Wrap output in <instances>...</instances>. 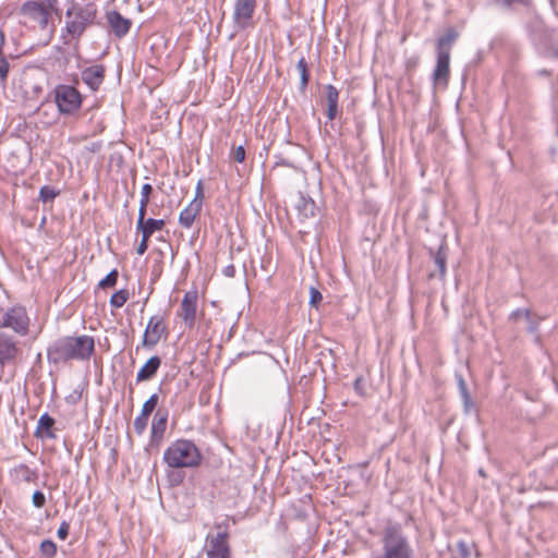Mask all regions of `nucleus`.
<instances>
[{"mask_svg": "<svg viewBox=\"0 0 558 558\" xmlns=\"http://www.w3.org/2000/svg\"><path fill=\"white\" fill-rule=\"evenodd\" d=\"M58 194H59V192L56 191L53 187H51L49 185H45L39 191V198L44 203H47V202L53 201Z\"/></svg>", "mask_w": 558, "mask_h": 558, "instance_id": "nucleus-29", "label": "nucleus"}, {"mask_svg": "<svg viewBox=\"0 0 558 558\" xmlns=\"http://www.w3.org/2000/svg\"><path fill=\"white\" fill-rule=\"evenodd\" d=\"M130 299V292L126 289H121L114 292L110 298V305L114 308L122 307Z\"/></svg>", "mask_w": 558, "mask_h": 558, "instance_id": "nucleus-22", "label": "nucleus"}, {"mask_svg": "<svg viewBox=\"0 0 558 558\" xmlns=\"http://www.w3.org/2000/svg\"><path fill=\"white\" fill-rule=\"evenodd\" d=\"M162 459L171 469H196L203 462V454L192 440L181 438L166 448Z\"/></svg>", "mask_w": 558, "mask_h": 558, "instance_id": "nucleus-3", "label": "nucleus"}, {"mask_svg": "<svg viewBox=\"0 0 558 558\" xmlns=\"http://www.w3.org/2000/svg\"><path fill=\"white\" fill-rule=\"evenodd\" d=\"M245 149L243 146H238L232 151V158L239 163H242L245 160Z\"/></svg>", "mask_w": 558, "mask_h": 558, "instance_id": "nucleus-35", "label": "nucleus"}, {"mask_svg": "<svg viewBox=\"0 0 558 558\" xmlns=\"http://www.w3.org/2000/svg\"><path fill=\"white\" fill-rule=\"evenodd\" d=\"M255 9L256 0H235L233 10L234 24L242 29L252 27Z\"/></svg>", "mask_w": 558, "mask_h": 558, "instance_id": "nucleus-13", "label": "nucleus"}, {"mask_svg": "<svg viewBox=\"0 0 558 558\" xmlns=\"http://www.w3.org/2000/svg\"><path fill=\"white\" fill-rule=\"evenodd\" d=\"M457 32L449 29L445 36L437 40V62L433 73L435 84L448 85L450 76V49L457 39Z\"/></svg>", "mask_w": 558, "mask_h": 558, "instance_id": "nucleus-6", "label": "nucleus"}, {"mask_svg": "<svg viewBox=\"0 0 558 558\" xmlns=\"http://www.w3.org/2000/svg\"><path fill=\"white\" fill-rule=\"evenodd\" d=\"M446 263H447V255L441 248H439L435 254V264L437 265V267L439 269L440 277H445V275H446Z\"/></svg>", "mask_w": 558, "mask_h": 558, "instance_id": "nucleus-28", "label": "nucleus"}, {"mask_svg": "<svg viewBox=\"0 0 558 558\" xmlns=\"http://www.w3.org/2000/svg\"><path fill=\"white\" fill-rule=\"evenodd\" d=\"M4 44H5V35H4V33L0 29V53H3V52H2V49H3Z\"/></svg>", "mask_w": 558, "mask_h": 558, "instance_id": "nucleus-38", "label": "nucleus"}, {"mask_svg": "<svg viewBox=\"0 0 558 558\" xmlns=\"http://www.w3.org/2000/svg\"><path fill=\"white\" fill-rule=\"evenodd\" d=\"M383 558H412V549L402 526L388 523L383 531Z\"/></svg>", "mask_w": 558, "mask_h": 558, "instance_id": "nucleus-4", "label": "nucleus"}, {"mask_svg": "<svg viewBox=\"0 0 558 558\" xmlns=\"http://www.w3.org/2000/svg\"><path fill=\"white\" fill-rule=\"evenodd\" d=\"M204 197H205V195H204L203 182L198 181L196 184V187H195V195H194V198L192 199V202H196L197 204L203 206Z\"/></svg>", "mask_w": 558, "mask_h": 558, "instance_id": "nucleus-33", "label": "nucleus"}, {"mask_svg": "<svg viewBox=\"0 0 558 558\" xmlns=\"http://www.w3.org/2000/svg\"><path fill=\"white\" fill-rule=\"evenodd\" d=\"M23 351L19 342L8 333L0 331V366L15 364L22 359Z\"/></svg>", "mask_w": 558, "mask_h": 558, "instance_id": "nucleus-11", "label": "nucleus"}, {"mask_svg": "<svg viewBox=\"0 0 558 558\" xmlns=\"http://www.w3.org/2000/svg\"><path fill=\"white\" fill-rule=\"evenodd\" d=\"M148 418H149V416H143L142 413L135 417V420L133 422V427H134V430L136 432V434L142 435L145 432V429L147 427Z\"/></svg>", "mask_w": 558, "mask_h": 558, "instance_id": "nucleus-30", "label": "nucleus"}, {"mask_svg": "<svg viewBox=\"0 0 558 558\" xmlns=\"http://www.w3.org/2000/svg\"><path fill=\"white\" fill-rule=\"evenodd\" d=\"M149 239L142 235V239L136 247V253L138 255H144L148 250Z\"/></svg>", "mask_w": 558, "mask_h": 558, "instance_id": "nucleus-36", "label": "nucleus"}, {"mask_svg": "<svg viewBox=\"0 0 558 558\" xmlns=\"http://www.w3.org/2000/svg\"><path fill=\"white\" fill-rule=\"evenodd\" d=\"M296 69L301 76V89H305L310 82V71L304 57L298 61Z\"/></svg>", "mask_w": 558, "mask_h": 558, "instance_id": "nucleus-23", "label": "nucleus"}, {"mask_svg": "<svg viewBox=\"0 0 558 558\" xmlns=\"http://www.w3.org/2000/svg\"><path fill=\"white\" fill-rule=\"evenodd\" d=\"M198 308V292L196 289L189 290L184 293L180 303L178 316L183 319L190 328L195 326Z\"/></svg>", "mask_w": 558, "mask_h": 558, "instance_id": "nucleus-12", "label": "nucleus"}, {"mask_svg": "<svg viewBox=\"0 0 558 558\" xmlns=\"http://www.w3.org/2000/svg\"><path fill=\"white\" fill-rule=\"evenodd\" d=\"M94 352L95 339L92 336H64L48 348L47 357L52 364H63L73 360L88 361Z\"/></svg>", "mask_w": 558, "mask_h": 558, "instance_id": "nucleus-1", "label": "nucleus"}, {"mask_svg": "<svg viewBox=\"0 0 558 558\" xmlns=\"http://www.w3.org/2000/svg\"><path fill=\"white\" fill-rule=\"evenodd\" d=\"M161 366V359L158 355H154L147 360V362L138 369L136 374V381L150 380L157 374Z\"/></svg>", "mask_w": 558, "mask_h": 558, "instance_id": "nucleus-17", "label": "nucleus"}, {"mask_svg": "<svg viewBox=\"0 0 558 558\" xmlns=\"http://www.w3.org/2000/svg\"><path fill=\"white\" fill-rule=\"evenodd\" d=\"M323 301V295L319 290L315 287L310 288V305L318 308L319 304Z\"/></svg>", "mask_w": 558, "mask_h": 558, "instance_id": "nucleus-31", "label": "nucleus"}, {"mask_svg": "<svg viewBox=\"0 0 558 558\" xmlns=\"http://www.w3.org/2000/svg\"><path fill=\"white\" fill-rule=\"evenodd\" d=\"M106 17L112 32L118 37H122L129 33L132 22L129 19L122 16L118 11L108 12Z\"/></svg>", "mask_w": 558, "mask_h": 558, "instance_id": "nucleus-16", "label": "nucleus"}, {"mask_svg": "<svg viewBox=\"0 0 558 558\" xmlns=\"http://www.w3.org/2000/svg\"><path fill=\"white\" fill-rule=\"evenodd\" d=\"M1 328H10L20 336H26L29 330V317L23 307L8 310L0 323Z\"/></svg>", "mask_w": 558, "mask_h": 558, "instance_id": "nucleus-10", "label": "nucleus"}, {"mask_svg": "<svg viewBox=\"0 0 558 558\" xmlns=\"http://www.w3.org/2000/svg\"><path fill=\"white\" fill-rule=\"evenodd\" d=\"M168 424V413L157 411L151 423V441L159 444L165 435Z\"/></svg>", "mask_w": 558, "mask_h": 558, "instance_id": "nucleus-19", "label": "nucleus"}, {"mask_svg": "<svg viewBox=\"0 0 558 558\" xmlns=\"http://www.w3.org/2000/svg\"><path fill=\"white\" fill-rule=\"evenodd\" d=\"M53 99L63 114H73L80 110L83 102L82 94L71 85L61 84L53 89Z\"/></svg>", "mask_w": 558, "mask_h": 558, "instance_id": "nucleus-7", "label": "nucleus"}, {"mask_svg": "<svg viewBox=\"0 0 558 558\" xmlns=\"http://www.w3.org/2000/svg\"><path fill=\"white\" fill-rule=\"evenodd\" d=\"M32 501L36 508H43L46 504V497L43 492L36 490L32 496Z\"/></svg>", "mask_w": 558, "mask_h": 558, "instance_id": "nucleus-34", "label": "nucleus"}, {"mask_svg": "<svg viewBox=\"0 0 558 558\" xmlns=\"http://www.w3.org/2000/svg\"><path fill=\"white\" fill-rule=\"evenodd\" d=\"M526 0H504V2L507 4V5H510L511 3L513 2H525Z\"/></svg>", "mask_w": 558, "mask_h": 558, "instance_id": "nucleus-39", "label": "nucleus"}, {"mask_svg": "<svg viewBox=\"0 0 558 558\" xmlns=\"http://www.w3.org/2000/svg\"><path fill=\"white\" fill-rule=\"evenodd\" d=\"M204 553L206 558H232L229 533L220 530L206 536Z\"/></svg>", "mask_w": 558, "mask_h": 558, "instance_id": "nucleus-9", "label": "nucleus"}, {"mask_svg": "<svg viewBox=\"0 0 558 558\" xmlns=\"http://www.w3.org/2000/svg\"><path fill=\"white\" fill-rule=\"evenodd\" d=\"M327 102V118L332 121L338 114L339 90L331 84L325 87Z\"/></svg>", "mask_w": 558, "mask_h": 558, "instance_id": "nucleus-21", "label": "nucleus"}, {"mask_svg": "<svg viewBox=\"0 0 558 558\" xmlns=\"http://www.w3.org/2000/svg\"><path fill=\"white\" fill-rule=\"evenodd\" d=\"M106 75V68L102 64H95L82 71L83 82L93 90L99 89L104 83Z\"/></svg>", "mask_w": 558, "mask_h": 558, "instance_id": "nucleus-15", "label": "nucleus"}, {"mask_svg": "<svg viewBox=\"0 0 558 558\" xmlns=\"http://www.w3.org/2000/svg\"><path fill=\"white\" fill-rule=\"evenodd\" d=\"M10 65L3 53H0V82L5 83L9 74Z\"/></svg>", "mask_w": 558, "mask_h": 558, "instance_id": "nucleus-32", "label": "nucleus"}, {"mask_svg": "<svg viewBox=\"0 0 558 558\" xmlns=\"http://www.w3.org/2000/svg\"><path fill=\"white\" fill-rule=\"evenodd\" d=\"M97 11L90 5L72 2L65 12V34L70 40H77L96 19Z\"/></svg>", "mask_w": 558, "mask_h": 558, "instance_id": "nucleus-5", "label": "nucleus"}, {"mask_svg": "<svg viewBox=\"0 0 558 558\" xmlns=\"http://www.w3.org/2000/svg\"><path fill=\"white\" fill-rule=\"evenodd\" d=\"M146 214L147 211L138 213L136 231L141 232L143 236L150 239L155 232L161 231L165 228L166 221L163 219L146 218Z\"/></svg>", "mask_w": 558, "mask_h": 558, "instance_id": "nucleus-14", "label": "nucleus"}, {"mask_svg": "<svg viewBox=\"0 0 558 558\" xmlns=\"http://www.w3.org/2000/svg\"><path fill=\"white\" fill-rule=\"evenodd\" d=\"M159 402L157 393L151 395L143 404L141 413L143 416H150Z\"/></svg>", "mask_w": 558, "mask_h": 558, "instance_id": "nucleus-27", "label": "nucleus"}, {"mask_svg": "<svg viewBox=\"0 0 558 558\" xmlns=\"http://www.w3.org/2000/svg\"><path fill=\"white\" fill-rule=\"evenodd\" d=\"M54 423H56L54 418L51 417L48 413H44L43 415H40L37 426H36V429H35V433H34L35 437L41 438V439L56 438V434L53 432Z\"/></svg>", "mask_w": 558, "mask_h": 558, "instance_id": "nucleus-18", "label": "nucleus"}, {"mask_svg": "<svg viewBox=\"0 0 558 558\" xmlns=\"http://www.w3.org/2000/svg\"><path fill=\"white\" fill-rule=\"evenodd\" d=\"M118 278H119L118 269H112L104 279H101L98 282V288L99 289L113 288L118 282Z\"/></svg>", "mask_w": 558, "mask_h": 558, "instance_id": "nucleus-25", "label": "nucleus"}, {"mask_svg": "<svg viewBox=\"0 0 558 558\" xmlns=\"http://www.w3.org/2000/svg\"><path fill=\"white\" fill-rule=\"evenodd\" d=\"M203 206L196 202H190V204L183 208L179 215V223L189 229L193 226L197 216H199Z\"/></svg>", "mask_w": 558, "mask_h": 558, "instance_id": "nucleus-20", "label": "nucleus"}, {"mask_svg": "<svg viewBox=\"0 0 558 558\" xmlns=\"http://www.w3.org/2000/svg\"><path fill=\"white\" fill-rule=\"evenodd\" d=\"M69 529H70L69 523H68V522H65V521H63V522L60 524L59 529H58V532H57L58 537H59L60 539H65V538L68 537V535H69Z\"/></svg>", "mask_w": 558, "mask_h": 558, "instance_id": "nucleus-37", "label": "nucleus"}, {"mask_svg": "<svg viewBox=\"0 0 558 558\" xmlns=\"http://www.w3.org/2000/svg\"><path fill=\"white\" fill-rule=\"evenodd\" d=\"M39 550L41 556L46 558H53L57 555V545L50 539H45L41 542Z\"/></svg>", "mask_w": 558, "mask_h": 558, "instance_id": "nucleus-26", "label": "nucleus"}, {"mask_svg": "<svg viewBox=\"0 0 558 558\" xmlns=\"http://www.w3.org/2000/svg\"><path fill=\"white\" fill-rule=\"evenodd\" d=\"M167 336H168L167 315L166 314L153 315L148 319L146 328L144 330V335L142 338V345L144 348L153 349L162 339H166Z\"/></svg>", "mask_w": 558, "mask_h": 558, "instance_id": "nucleus-8", "label": "nucleus"}, {"mask_svg": "<svg viewBox=\"0 0 558 558\" xmlns=\"http://www.w3.org/2000/svg\"><path fill=\"white\" fill-rule=\"evenodd\" d=\"M24 23L32 28L52 36L54 33V17L59 15L58 0H28L20 8Z\"/></svg>", "mask_w": 558, "mask_h": 558, "instance_id": "nucleus-2", "label": "nucleus"}, {"mask_svg": "<svg viewBox=\"0 0 558 558\" xmlns=\"http://www.w3.org/2000/svg\"><path fill=\"white\" fill-rule=\"evenodd\" d=\"M153 193V186L146 183L142 186L138 213L147 211V206L150 202V194Z\"/></svg>", "mask_w": 558, "mask_h": 558, "instance_id": "nucleus-24", "label": "nucleus"}]
</instances>
